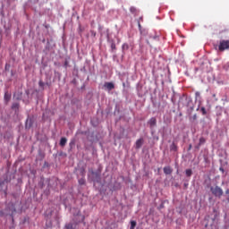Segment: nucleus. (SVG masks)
<instances>
[{
	"instance_id": "14",
	"label": "nucleus",
	"mask_w": 229,
	"mask_h": 229,
	"mask_svg": "<svg viewBox=\"0 0 229 229\" xmlns=\"http://www.w3.org/2000/svg\"><path fill=\"white\" fill-rule=\"evenodd\" d=\"M135 226H137V222L135 220L131 221V228L130 229H135Z\"/></svg>"
},
{
	"instance_id": "25",
	"label": "nucleus",
	"mask_w": 229,
	"mask_h": 229,
	"mask_svg": "<svg viewBox=\"0 0 229 229\" xmlns=\"http://www.w3.org/2000/svg\"><path fill=\"white\" fill-rule=\"evenodd\" d=\"M72 145H74V141L70 142V146H72Z\"/></svg>"
},
{
	"instance_id": "28",
	"label": "nucleus",
	"mask_w": 229,
	"mask_h": 229,
	"mask_svg": "<svg viewBox=\"0 0 229 229\" xmlns=\"http://www.w3.org/2000/svg\"><path fill=\"white\" fill-rule=\"evenodd\" d=\"M220 171L224 172L225 170L223 168L220 167Z\"/></svg>"
},
{
	"instance_id": "23",
	"label": "nucleus",
	"mask_w": 229,
	"mask_h": 229,
	"mask_svg": "<svg viewBox=\"0 0 229 229\" xmlns=\"http://www.w3.org/2000/svg\"><path fill=\"white\" fill-rule=\"evenodd\" d=\"M112 49H115V44L111 45Z\"/></svg>"
},
{
	"instance_id": "27",
	"label": "nucleus",
	"mask_w": 229,
	"mask_h": 229,
	"mask_svg": "<svg viewBox=\"0 0 229 229\" xmlns=\"http://www.w3.org/2000/svg\"><path fill=\"white\" fill-rule=\"evenodd\" d=\"M225 194H229V190H226V191H225Z\"/></svg>"
},
{
	"instance_id": "18",
	"label": "nucleus",
	"mask_w": 229,
	"mask_h": 229,
	"mask_svg": "<svg viewBox=\"0 0 229 229\" xmlns=\"http://www.w3.org/2000/svg\"><path fill=\"white\" fill-rule=\"evenodd\" d=\"M38 85H39V87H41V89H44L45 83H44V81H38Z\"/></svg>"
},
{
	"instance_id": "9",
	"label": "nucleus",
	"mask_w": 229,
	"mask_h": 229,
	"mask_svg": "<svg viewBox=\"0 0 229 229\" xmlns=\"http://www.w3.org/2000/svg\"><path fill=\"white\" fill-rule=\"evenodd\" d=\"M163 171L165 174H171L173 173V169H171V166H165Z\"/></svg>"
},
{
	"instance_id": "24",
	"label": "nucleus",
	"mask_w": 229,
	"mask_h": 229,
	"mask_svg": "<svg viewBox=\"0 0 229 229\" xmlns=\"http://www.w3.org/2000/svg\"><path fill=\"white\" fill-rule=\"evenodd\" d=\"M191 149H192V145H190V146H189L188 150L191 151Z\"/></svg>"
},
{
	"instance_id": "29",
	"label": "nucleus",
	"mask_w": 229,
	"mask_h": 229,
	"mask_svg": "<svg viewBox=\"0 0 229 229\" xmlns=\"http://www.w3.org/2000/svg\"><path fill=\"white\" fill-rule=\"evenodd\" d=\"M213 98H216V94H213Z\"/></svg>"
},
{
	"instance_id": "21",
	"label": "nucleus",
	"mask_w": 229,
	"mask_h": 229,
	"mask_svg": "<svg viewBox=\"0 0 229 229\" xmlns=\"http://www.w3.org/2000/svg\"><path fill=\"white\" fill-rule=\"evenodd\" d=\"M14 212H16V209H15V207L13 206L12 214H13Z\"/></svg>"
},
{
	"instance_id": "3",
	"label": "nucleus",
	"mask_w": 229,
	"mask_h": 229,
	"mask_svg": "<svg viewBox=\"0 0 229 229\" xmlns=\"http://www.w3.org/2000/svg\"><path fill=\"white\" fill-rule=\"evenodd\" d=\"M104 87L107 90H114L115 89V85L113 82H105Z\"/></svg>"
},
{
	"instance_id": "22",
	"label": "nucleus",
	"mask_w": 229,
	"mask_h": 229,
	"mask_svg": "<svg viewBox=\"0 0 229 229\" xmlns=\"http://www.w3.org/2000/svg\"><path fill=\"white\" fill-rule=\"evenodd\" d=\"M153 38H154V40H158V36H157V35H155V36L153 37Z\"/></svg>"
},
{
	"instance_id": "4",
	"label": "nucleus",
	"mask_w": 229,
	"mask_h": 229,
	"mask_svg": "<svg viewBox=\"0 0 229 229\" xmlns=\"http://www.w3.org/2000/svg\"><path fill=\"white\" fill-rule=\"evenodd\" d=\"M4 99V102L6 103V105H8V103H10V100L12 99V94L9 93L8 91H5Z\"/></svg>"
},
{
	"instance_id": "7",
	"label": "nucleus",
	"mask_w": 229,
	"mask_h": 229,
	"mask_svg": "<svg viewBox=\"0 0 229 229\" xmlns=\"http://www.w3.org/2000/svg\"><path fill=\"white\" fill-rule=\"evenodd\" d=\"M142 144H144V140L143 139H139L136 141V148L140 149L142 148Z\"/></svg>"
},
{
	"instance_id": "17",
	"label": "nucleus",
	"mask_w": 229,
	"mask_h": 229,
	"mask_svg": "<svg viewBox=\"0 0 229 229\" xmlns=\"http://www.w3.org/2000/svg\"><path fill=\"white\" fill-rule=\"evenodd\" d=\"M122 47H123V50L130 48V47H129L128 44H126V43H124Z\"/></svg>"
},
{
	"instance_id": "8",
	"label": "nucleus",
	"mask_w": 229,
	"mask_h": 229,
	"mask_svg": "<svg viewBox=\"0 0 229 229\" xmlns=\"http://www.w3.org/2000/svg\"><path fill=\"white\" fill-rule=\"evenodd\" d=\"M20 106H21V105L19 104V102H14V103L12 105V110H14L15 112H18Z\"/></svg>"
},
{
	"instance_id": "15",
	"label": "nucleus",
	"mask_w": 229,
	"mask_h": 229,
	"mask_svg": "<svg viewBox=\"0 0 229 229\" xmlns=\"http://www.w3.org/2000/svg\"><path fill=\"white\" fill-rule=\"evenodd\" d=\"M200 112L202 113V115H207V109L205 107H201Z\"/></svg>"
},
{
	"instance_id": "26",
	"label": "nucleus",
	"mask_w": 229,
	"mask_h": 229,
	"mask_svg": "<svg viewBox=\"0 0 229 229\" xmlns=\"http://www.w3.org/2000/svg\"><path fill=\"white\" fill-rule=\"evenodd\" d=\"M123 89L126 87V83H123Z\"/></svg>"
},
{
	"instance_id": "12",
	"label": "nucleus",
	"mask_w": 229,
	"mask_h": 229,
	"mask_svg": "<svg viewBox=\"0 0 229 229\" xmlns=\"http://www.w3.org/2000/svg\"><path fill=\"white\" fill-rule=\"evenodd\" d=\"M59 144H60L61 148H64L65 146V144H67V139L66 138H61Z\"/></svg>"
},
{
	"instance_id": "5",
	"label": "nucleus",
	"mask_w": 229,
	"mask_h": 229,
	"mask_svg": "<svg viewBox=\"0 0 229 229\" xmlns=\"http://www.w3.org/2000/svg\"><path fill=\"white\" fill-rule=\"evenodd\" d=\"M148 123L149 124L150 128H155V126H157V118L155 117L150 118Z\"/></svg>"
},
{
	"instance_id": "11",
	"label": "nucleus",
	"mask_w": 229,
	"mask_h": 229,
	"mask_svg": "<svg viewBox=\"0 0 229 229\" xmlns=\"http://www.w3.org/2000/svg\"><path fill=\"white\" fill-rule=\"evenodd\" d=\"M130 12H131V13H132V15H137L139 13V11L137 10V7H135V6H131Z\"/></svg>"
},
{
	"instance_id": "6",
	"label": "nucleus",
	"mask_w": 229,
	"mask_h": 229,
	"mask_svg": "<svg viewBox=\"0 0 229 229\" xmlns=\"http://www.w3.org/2000/svg\"><path fill=\"white\" fill-rule=\"evenodd\" d=\"M205 142H207V140L204 137H200L199 144L197 146H195L196 149H199V148H201V146H203V144H205Z\"/></svg>"
},
{
	"instance_id": "1",
	"label": "nucleus",
	"mask_w": 229,
	"mask_h": 229,
	"mask_svg": "<svg viewBox=\"0 0 229 229\" xmlns=\"http://www.w3.org/2000/svg\"><path fill=\"white\" fill-rule=\"evenodd\" d=\"M210 191L212 194L216 197L221 198V196H223V189H221V187L219 186L211 187Z\"/></svg>"
},
{
	"instance_id": "2",
	"label": "nucleus",
	"mask_w": 229,
	"mask_h": 229,
	"mask_svg": "<svg viewBox=\"0 0 229 229\" xmlns=\"http://www.w3.org/2000/svg\"><path fill=\"white\" fill-rule=\"evenodd\" d=\"M219 51H226V49H229V40H221L218 46Z\"/></svg>"
},
{
	"instance_id": "20",
	"label": "nucleus",
	"mask_w": 229,
	"mask_h": 229,
	"mask_svg": "<svg viewBox=\"0 0 229 229\" xmlns=\"http://www.w3.org/2000/svg\"><path fill=\"white\" fill-rule=\"evenodd\" d=\"M140 21H142V17L140 18L139 21H138V25H139V28H140Z\"/></svg>"
},
{
	"instance_id": "10",
	"label": "nucleus",
	"mask_w": 229,
	"mask_h": 229,
	"mask_svg": "<svg viewBox=\"0 0 229 229\" xmlns=\"http://www.w3.org/2000/svg\"><path fill=\"white\" fill-rule=\"evenodd\" d=\"M76 225H77L76 223H72V222L66 224L65 229H74L76 228Z\"/></svg>"
},
{
	"instance_id": "19",
	"label": "nucleus",
	"mask_w": 229,
	"mask_h": 229,
	"mask_svg": "<svg viewBox=\"0 0 229 229\" xmlns=\"http://www.w3.org/2000/svg\"><path fill=\"white\" fill-rule=\"evenodd\" d=\"M79 183H80V185H83V183H85V180L81 179V180L79 181Z\"/></svg>"
},
{
	"instance_id": "16",
	"label": "nucleus",
	"mask_w": 229,
	"mask_h": 229,
	"mask_svg": "<svg viewBox=\"0 0 229 229\" xmlns=\"http://www.w3.org/2000/svg\"><path fill=\"white\" fill-rule=\"evenodd\" d=\"M170 149H171L172 151H176V145H175L174 143H173V144L171 145V147H170Z\"/></svg>"
},
{
	"instance_id": "13",
	"label": "nucleus",
	"mask_w": 229,
	"mask_h": 229,
	"mask_svg": "<svg viewBox=\"0 0 229 229\" xmlns=\"http://www.w3.org/2000/svg\"><path fill=\"white\" fill-rule=\"evenodd\" d=\"M185 174H186V176H188V177L192 176V170H191V169H186Z\"/></svg>"
}]
</instances>
